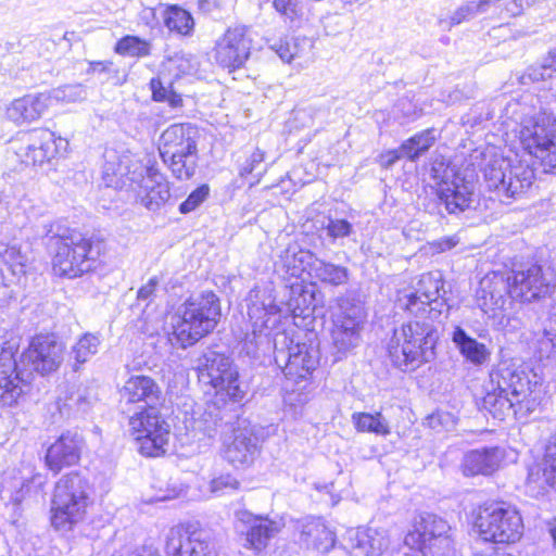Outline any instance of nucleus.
Listing matches in <instances>:
<instances>
[{
    "label": "nucleus",
    "mask_w": 556,
    "mask_h": 556,
    "mask_svg": "<svg viewBox=\"0 0 556 556\" xmlns=\"http://www.w3.org/2000/svg\"><path fill=\"white\" fill-rule=\"evenodd\" d=\"M41 226L42 230H37V235L47 237L48 244L55 249L52 258L55 275L76 278L94 267L104 248L101 240L62 228L49 218L43 219Z\"/></svg>",
    "instance_id": "1"
},
{
    "label": "nucleus",
    "mask_w": 556,
    "mask_h": 556,
    "mask_svg": "<svg viewBox=\"0 0 556 556\" xmlns=\"http://www.w3.org/2000/svg\"><path fill=\"white\" fill-rule=\"evenodd\" d=\"M439 340L437 326L430 320H409L395 329L388 343L391 362L402 371H414L435 357Z\"/></svg>",
    "instance_id": "2"
},
{
    "label": "nucleus",
    "mask_w": 556,
    "mask_h": 556,
    "mask_svg": "<svg viewBox=\"0 0 556 556\" xmlns=\"http://www.w3.org/2000/svg\"><path fill=\"white\" fill-rule=\"evenodd\" d=\"M531 382L525 370L501 365L490 374V383L483 397V407L497 419L516 415L531 394Z\"/></svg>",
    "instance_id": "3"
},
{
    "label": "nucleus",
    "mask_w": 556,
    "mask_h": 556,
    "mask_svg": "<svg viewBox=\"0 0 556 556\" xmlns=\"http://www.w3.org/2000/svg\"><path fill=\"white\" fill-rule=\"evenodd\" d=\"M220 318L219 299L212 291L191 295L182 305L181 316L168 340L187 349L212 332Z\"/></svg>",
    "instance_id": "4"
},
{
    "label": "nucleus",
    "mask_w": 556,
    "mask_h": 556,
    "mask_svg": "<svg viewBox=\"0 0 556 556\" xmlns=\"http://www.w3.org/2000/svg\"><path fill=\"white\" fill-rule=\"evenodd\" d=\"M91 488L88 479L78 472L63 476L54 486L51 501V525L67 532L83 521L90 503Z\"/></svg>",
    "instance_id": "5"
},
{
    "label": "nucleus",
    "mask_w": 556,
    "mask_h": 556,
    "mask_svg": "<svg viewBox=\"0 0 556 556\" xmlns=\"http://www.w3.org/2000/svg\"><path fill=\"white\" fill-rule=\"evenodd\" d=\"M473 528L483 542L514 544L522 538L525 526L515 506L506 502H491L479 507Z\"/></svg>",
    "instance_id": "6"
},
{
    "label": "nucleus",
    "mask_w": 556,
    "mask_h": 556,
    "mask_svg": "<svg viewBox=\"0 0 556 556\" xmlns=\"http://www.w3.org/2000/svg\"><path fill=\"white\" fill-rule=\"evenodd\" d=\"M451 527L441 517L421 515L404 538L405 556H443L452 547Z\"/></svg>",
    "instance_id": "7"
},
{
    "label": "nucleus",
    "mask_w": 556,
    "mask_h": 556,
    "mask_svg": "<svg viewBox=\"0 0 556 556\" xmlns=\"http://www.w3.org/2000/svg\"><path fill=\"white\" fill-rule=\"evenodd\" d=\"M507 286L509 296L521 303L551 298L556 289L552 273L536 263L516 265L507 275Z\"/></svg>",
    "instance_id": "8"
},
{
    "label": "nucleus",
    "mask_w": 556,
    "mask_h": 556,
    "mask_svg": "<svg viewBox=\"0 0 556 556\" xmlns=\"http://www.w3.org/2000/svg\"><path fill=\"white\" fill-rule=\"evenodd\" d=\"M483 175L488 188L506 199H517L534 180V172L528 165L497 156L485 164Z\"/></svg>",
    "instance_id": "9"
},
{
    "label": "nucleus",
    "mask_w": 556,
    "mask_h": 556,
    "mask_svg": "<svg viewBox=\"0 0 556 556\" xmlns=\"http://www.w3.org/2000/svg\"><path fill=\"white\" fill-rule=\"evenodd\" d=\"M129 429L142 455L157 457L165 453L169 439V425L160 415L156 406L143 408L131 416Z\"/></svg>",
    "instance_id": "10"
},
{
    "label": "nucleus",
    "mask_w": 556,
    "mask_h": 556,
    "mask_svg": "<svg viewBox=\"0 0 556 556\" xmlns=\"http://www.w3.org/2000/svg\"><path fill=\"white\" fill-rule=\"evenodd\" d=\"M275 364L291 380L306 379L317 367L318 351L306 343H294L286 333H277L274 339Z\"/></svg>",
    "instance_id": "11"
},
{
    "label": "nucleus",
    "mask_w": 556,
    "mask_h": 556,
    "mask_svg": "<svg viewBox=\"0 0 556 556\" xmlns=\"http://www.w3.org/2000/svg\"><path fill=\"white\" fill-rule=\"evenodd\" d=\"M199 379L211 384L217 392H225L233 402L245 394L239 381V372L229 357L215 351H206L198 359Z\"/></svg>",
    "instance_id": "12"
},
{
    "label": "nucleus",
    "mask_w": 556,
    "mask_h": 556,
    "mask_svg": "<svg viewBox=\"0 0 556 556\" xmlns=\"http://www.w3.org/2000/svg\"><path fill=\"white\" fill-rule=\"evenodd\" d=\"M543 123L527 121L520 130V141L529 154L540 159L551 169H556V136H551L545 126V121L551 124L556 122V99L554 105L543 112Z\"/></svg>",
    "instance_id": "13"
},
{
    "label": "nucleus",
    "mask_w": 556,
    "mask_h": 556,
    "mask_svg": "<svg viewBox=\"0 0 556 556\" xmlns=\"http://www.w3.org/2000/svg\"><path fill=\"white\" fill-rule=\"evenodd\" d=\"M18 147L13 146L15 154L26 165H42L56 157L62 151H65L68 142L55 137V134L49 129H34L25 134L20 140Z\"/></svg>",
    "instance_id": "14"
},
{
    "label": "nucleus",
    "mask_w": 556,
    "mask_h": 556,
    "mask_svg": "<svg viewBox=\"0 0 556 556\" xmlns=\"http://www.w3.org/2000/svg\"><path fill=\"white\" fill-rule=\"evenodd\" d=\"M16 348L7 342L0 352V402L12 406L28 388L30 372L21 368L15 358Z\"/></svg>",
    "instance_id": "15"
},
{
    "label": "nucleus",
    "mask_w": 556,
    "mask_h": 556,
    "mask_svg": "<svg viewBox=\"0 0 556 556\" xmlns=\"http://www.w3.org/2000/svg\"><path fill=\"white\" fill-rule=\"evenodd\" d=\"M64 358V346L53 334L35 336L27 350L22 354L21 362H27L40 375H49L61 366Z\"/></svg>",
    "instance_id": "16"
},
{
    "label": "nucleus",
    "mask_w": 556,
    "mask_h": 556,
    "mask_svg": "<svg viewBox=\"0 0 556 556\" xmlns=\"http://www.w3.org/2000/svg\"><path fill=\"white\" fill-rule=\"evenodd\" d=\"M251 41L245 26L228 28L216 41V62L230 71L241 67L250 56Z\"/></svg>",
    "instance_id": "17"
},
{
    "label": "nucleus",
    "mask_w": 556,
    "mask_h": 556,
    "mask_svg": "<svg viewBox=\"0 0 556 556\" xmlns=\"http://www.w3.org/2000/svg\"><path fill=\"white\" fill-rule=\"evenodd\" d=\"M261 440L253 427H239L223 443V458L235 468L250 467L260 454Z\"/></svg>",
    "instance_id": "18"
},
{
    "label": "nucleus",
    "mask_w": 556,
    "mask_h": 556,
    "mask_svg": "<svg viewBox=\"0 0 556 556\" xmlns=\"http://www.w3.org/2000/svg\"><path fill=\"white\" fill-rule=\"evenodd\" d=\"M167 556H216L215 545L202 533L189 534L182 528H172L166 536Z\"/></svg>",
    "instance_id": "19"
},
{
    "label": "nucleus",
    "mask_w": 556,
    "mask_h": 556,
    "mask_svg": "<svg viewBox=\"0 0 556 556\" xmlns=\"http://www.w3.org/2000/svg\"><path fill=\"white\" fill-rule=\"evenodd\" d=\"M199 130L190 123L173 124L160 136V156H174L177 153L198 151Z\"/></svg>",
    "instance_id": "20"
},
{
    "label": "nucleus",
    "mask_w": 556,
    "mask_h": 556,
    "mask_svg": "<svg viewBox=\"0 0 556 556\" xmlns=\"http://www.w3.org/2000/svg\"><path fill=\"white\" fill-rule=\"evenodd\" d=\"M83 438L77 432L63 433L47 451L46 464L54 473L70 467L80 458Z\"/></svg>",
    "instance_id": "21"
},
{
    "label": "nucleus",
    "mask_w": 556,
    "mask_h": 556,
    "mask_svg": "<svg viewBox=\"0 0 556 556\" xmlns=\"http://www.w3.org/2000/svg\"><path fill=\"white\" fill-rule=\"evenodd\" d=\"M138 199L151 212L160 211L170 199L169 182L156 167H147V177L143 178Z\"/></svg>",
    "instance_id": "22"
},
{
    "label": "nucleus",
    "mask_w": 556,
    "mask_h": 556,
    "mask_svg": "<svg viewBox=\"0 0 556 556\" xmlns=\"http://www.w3.org/2000/svg\"><path fill=\"white\" fill-rule=\"evenodd\" d=\"M49 105L50 96L47 92L26 94L11 102L7 116L16 125L29 124L38 121Z\"/></svg>",
    "instance_id": "23"
},
{
    "label": "nucleus",
    "mask_w": 556,
    "mask_h": 556,
    "mask_svg": "<svg viewBox=\"0 0 556 556\" xmlns=\"http://www.w3.org/2000/svg\"><path fill=\"white\" fill-rule=\"evenodd\" d=\"M162 391L159 384L148 376H132L121 390V402L142 403L143 408L156 406Z\"/></svg>",
    "instance_id": "24"
},
{
    "label": "nucleus",
    "mask_w": 556,
    "mask_h": 556,
    "mask_svg": "<svg viewBox=\"0 0 556 556\" xmlns=\"http://www.w3.org/2000/svg\"><path fill=\"white\" fill-rule=\"evenodd\" d=\"M247 519H241L245 525L244 546L256 553L262 552L268 542L280 531V523L262 516H252L247 513L242 514Z\"/></svg>",
    "instance_id": "25"
},
{
    "label": "nucleus",
    "mask_w": 556,
    "mask_h": 556,
    "mask_svg": "<svg viewBox=\"0 0 556 556\" xmlns=\"http://www.w3.org/2000/svg\"><path fill=\"white\" fill-rule=\"evenodd\" d=\"M503 459L500 447H483L467 452L462 460V472L466 477L490 476L496 471Z\"/></svg>",
    "instance_id": "26"
},
{
    "label": "nucleus",
    "mask_w": 556,
    "mask_h": 556,
    "mask_svg": "<svg viewBox=\"0 0 556 556\" xmlns=\"http://www.w3.org/2000/svg\"><path fill=\"white\" fill-rule=\"evenodd\" d=\"M475 185L470 181L455 180L453 187L440 192L439 199L448 214L458 215L472 208L477 201Z\"/></svg>",
    "instance_id": "27"
},
{
    "label": "nucleus",
    "mask_w": 556,
    "mask_h": 556,
    "mask_svg": "<svg viewBox=\"0 0 556 556\" xmlns=\"http://www.w3.org/2000/svg\"><path fill=\"white\" fill-rule=\"evenodd\" d=\"M528 482L540 489L547 485L556 491V433L547 440L542 462L529 467Z\"/></svg>",
    "instance_id": "28"
},
{
    "label": "nucleus",
    "mask_w": 556,
    "mask_h": 556,
    "mask_svg": "<svg viewBox=\"0 0 556 556\" xmlns=\"http://www.w3.org/2000/svg\"><path fill=\"white\" fill-rule=\"evenodd\" d=\"M365 320L366 313L361 302L350 296H341L338 300L337 311L332 315V326L361 334Z\"/></svg>",
    "instance_id": "29"
},
{
    "label": "nucleus",
    "mask_w": 556,
    "mask_h": 556,
    "mask_svg": "<svg viewBox=\"0 0 556 556\" xmlns=\"http://www.w3.org/2000/svg\"><path fill=\"white\" fill-rule=\"evenodd\" d=\"M444 288L443 275L440 271H429L422 274L417 282V287L414 290L425 299L430 300L434 303L432 309H429V318L437 319L442 314L443 308L446 306V302L441 294Z\"/></svg>",
    "instance_id": "30"
},
{
    "label": "nucleus",
    "mask_w": 556,
    "mask_h": 556,
    "mask_svg": "<svg viewBox=\"0 0 556 556\" xmlns=\"http://www.w3.org/2000/svg\"><path fill=\"white\" fill-rule=\"evenodd\" d=\"M451 338L459 354L470 364L481 366L489 362L491 351L483 342L470 337L460 326L454 327Z\"/></svg>",
    "instance_id": "31"
},
{
    "label": "nucleus",
    "mask_w": 556,
    "mask_h": 556,
    "mask_svg": "<svg viewBox=\"0 0 556 556\" xmlns=\"http://www.w3.org/2000/svg\"><path fill=\"white\" fill-rule=\"evenodd\" d=\"M301 540L307 547L325 553L334 546L336 535L320 519H312L303 526Z\"/></svg>",
    "instance_id": "32"
},
{
    "label": "nucleus",
    "mask_w": 556,
    "mask_h": 556,
    "mask_svg": "<svg viewBox=\"0 0 556 556\" xmlns=\"http://www.w3.org/2000/svg\"><path fill=\"white\" fill-rule=\"evenodd\" d=\"M504 291L508 293L507 278H495L493 281L483 279L478 293L481 309L488 313L504 308L507 301Z\"/></svg>",
    "instance_id": "33"
},
{
    "label": "nucleus",
    "mask_w": 556,
    "mask_h": 556,
    "mask_svg": "<svg viewBox=\"0 0 556 556\" xmlns=\"http://www.w3.org/2000/svg\"><path fill=\"white\" fill-rule=\"evenodd\" d=\"M316 258L311 251L289 245L280 256V264L286 274L291 277H300L306 270L313 271V263Z\"/></svg>",
    "instance_id": "34"
},
{
    "label": "nucleus",
    "mask_w": 556,
    "mask_h": 556,
    "mask_svg": "<svg viewBox=\"0 0 556 556\" xmlns=\"http://www.w3.org/2000/svg\"><path fill=\"white\" fill-rule=\"evenodd\" d=\"M351 540L353 548L364 556H380L389 546V540L374 529H357Z\"/></svg>",
    "instance_id": "35"
},
{
    "label": "nucleus",
    "mask_w": 556,
    "mask_h": 556,
    "mask_svg": "<svg viewBox=\"0 0 556 556\" xmlns=\"http://www.w3.org/2000/svg\"><path fill=\"white\" fill-rule=\"evenodd\" d=\"M309 276L318 279L323 283L339 287L348 283L350 270L344 266L316 258L313 263V271H309Z\"/></svg>",
    "instance_id": "36"
},
{
    "label": "nucleus",
    "mask_w": 556,
    "mask_h": 556,
    "mask_svg": "<svg viewBox=\"0 0 556 556\" xmlns=\"http://www.w3.org/2000/svg\"><path fill=\"white\" fill-rule=\"evenodd\" d=\"M0 257L7 263L14 275L25 274L30 261L27 243L11 242L0 244Z\"/></svg>",
    "instance_id": "37"
},
{
    "label": "nucleus",
    "mask_w": 556,
    "mask_h": 556,
    "mask_svg": "<svg viewBox=\"0 0 556 556\" xmlns=\"http://www.w3.org/2000/svg\"><path fill=\"white\" fill-rule=\"evenodd\" d=\"M172 175L178 180L191 179L198 167V151L190 153H177L174 156H161Z\"/></svg>",
    "instance_id": "38"
},
{
    "label": "nucleus",
    "mask_w": 556,
    "mask_h": 556,
    "mask_svg": "<svg viewBox=\"0 0 556 556\" xmlns=\"http://www.w3.org/2000/svg\"><path fill=\"white\" fill-rule=\"evenodd\" d=\"M164 25L169 31L181 36H191L194 28L192 15L178 5H168L163 12Z\"/></svg>",
    "instance_id": "39"
},
{
    "label": "nucleus",
    "mask_w": 556,
    "mask_h": 556,
    "mask_svg": "<svg viewBox=\"0 0 556 556\" xmlns=\"http://www.w3.org/2000/svg\"><path fill=\"white\" fill-rule=\"evenodd\" d=\"M260 289H253L250 292V304L248 306V315L251 320H254V325L261 326L267 323L266 317L268 315H275L278 312V307L274 303V299L270 295L264 298L265 292L261 294Z\"/></svg>",
    "instance_id": "40"
},
{
    "label": "nucleus",
    "mask_w": 556,
    "mask_h": 556,
    "mask_svg": "<svg viewBox=\"0 0 556 556\" xmlns=\"http://www.w3.org/2000/svg\"><path fill=\"white\" fill-rule=\"evenodd\" d=\"M494 0L468 1L453 12L448 20L441 18L439 25L442 28L451 29L455 25L469 21L479 14L485 13L491 9Z\"/></svg>",
    "instance_id": "41"
},
{
    "label": "nucleus",
    "mask_w": 556,
    "mask_h": 556,
    "mask_svg": "<svg viewBox=\"0 0 556 556\" xmlns=\"http://www.w3.org/2000/svg\"><path fill=\"white\" fill-rule=\"evenodd\" d=\"M397 304L400 308L414 316V320H430L434 324L435 319L429 318V309H432L434 303L430 302L428 299H425L419 293H416L415 291L405 293L399 298Z\"/></svg>",
    "instance_id": "42"
},
{
    "label": "nucleus",
    "mask_w": 556,
    "mask_h": 556,
    "mask_svg": "<svg viewBox=\"0 0 556 556\" xmlns=\"http://www.w3.org/2000/svg\"><path fill=\"white\" fill-rule=\"evenodd\" d=\"M435 142L433 129L422 130L401 144V152L409 161H416L425 154Z\"/></svg>",
    "instance_id": "43"
},
{
    "label": "nucleus",
    "mask_w": 556,
    "mask_h": 556,
    "mask_svg": "<svg viewBox=\"0 0 556 556\" xmlns=\"http://www.w3.org/2000/svg\"><path fill=\"white\" fill-rule=\"evenodd\" d=\"M100 338L93 333H85L73 345L71 351V358L74 359L73 369L77 371L80 365L88 362L93 355L98 353L100 345Z\"/></svg>",
    "instance_id": "44"
},
{
    "label": "nucleus",
    "mask_w": 556,
    "mask_h": 556,
    "mask_svg": "<svg viewBox=\"0 0 556 556\" xmlns=\"http://www.w3.org/2000/svg\"><path fill=\"white\" fill-rule=\"evenodd\" d=\"M352 419L358 431L372 432L384 437L391 432L389 422L381 413H354Z\"/></svg>",
    "instance_id": "45"
},
{
    "label": "nucleus",
    "mask_w": 556,
    "mask_h": 556,
    "mask_svg": "<svg viewBox=\"0 0 556 556\" xmlns=\"http://www.w3.org/2000/svg\"><path fill=\"white\" fill-rule=\"evenodd\" d=\"M362 341V334L357 331H348L339 327L332 326L331 329V343L332 349L338 354V358L346 356L355 348L359 345Z\"/></svg>",
    "instance_id": "46"
},
{
    "label": "nucleus",
    "mask_w": 556,
    "mask_h": 556,
    "mask_svg": "<svg viewBox=\"0 0 556 556\" xmlns=\"http://www.w3.org/2000/svg\"><path fill=\"white\" fill-rule=\"evenodd\" d=\"M151 42L138 36L127 35L121 38L114 48L119 55L131 58H147L151 54Z\"/></svg>",
    "instance_id": "47"
},
{
    "label": "nucleus",
    "mask_w": 556,
    "mask_h": 556,
    "mask_svg": "<svg viewBox=\"0 0 556 556\" xmlns=\"http://www.w3.org/2000/svg\"><path fill=\"white\" fill-rule=\"evenodd\" d=\"M90 407V399L86 388L77 387L68 390L60 409L65 414H85Z\"/></svg>",
    "instance_id": "48"
},
{
    "label": "nucleus",
    "mask_w": 556,
    "mask_h": 556,
    "mask_svg": "<svg viewBox=\"0 0 556 556\" xmlns=\"http://www.w3.org/2000/svg\"><path fill=\"white\" fill-rule=\"evenodd\" d=\"M47 94L50 96V101L55 100L71 103L85 100L87 98V89L81 84H71L54 88L47 92Z\"/></svg>",
    "instance_id": "49"
},
{
    "label": "nucleus",
    "mask_w": 556,
    "mask_h": 556,
    "mask_svg": "<svg viewBox=\"0 0 556 556\" xmlns=\"http://www.w3.org/2000/svg\"><path fill=\"white\" fill-rule=\"evenodd\" d=\"M556 74V50L549 51L539 67L529 68L523 78L528 77L531 81L545 80Z\"/></svg>",
    "instance_id": "50"
},
{
    "label": "nucleus",
    "mask_w": 556,
    "mask_h": 556,
    "mask_svg": "<svg viewBox=\"0 0 556 556\" xmlns=\"http://www.w3.org/2000/svg\"><path fill=\"white\" fill-rule=\"evenodd\" d=\"M240 482L230 473L220 475L210 482L211 493L220 496L239 489Z\"/></svg>",
    "instance_id": "51"
},
{
    "label": "nucleus",
    "mask_w": 556,
    "mask_h": 556,
    "mask_svg": "<svg viewBox=\"0 0 556 556\" xmlns=\"http://www.w3.org/2000/svg\"><path fill=\"white\" fill-rule=\"evenodd\" d=\"M210 188L207 185H201L193 190L188 198L179 205L181 214H188L197 210L208 197Z\"/></svg>",
    "instance_id": "52"
},
{
    "label": "nucleus",
    "mask_w": 556,
    "mask_h": 556,
    "mask_svg": "<svg viewBox=\"0 0 556 556\" xmlns=\"http://www.w3.org/2000/svg\"><path fill=\"white\" fill-rule=\"evenodd\" d=\"M265 161V152L261 149L256 148L251 155L247 159V161L241 165L239 174L240 176L251 175L256 173L257 177L262 176L265 173V168H260L261 164Z\"/></svg>",
    "instance_id": "53"
},
{
    "label": "nucleus",
    "mask_w": 556,
    "mask_h": 556,
    "mask_svg": "<svg viewBox=\"0 0 556 556\" xmlns=\"http://www.w3.org/2000/svg\"><path fill=\"white\" fill-rule=\"evenodd\" d=\"M325 229L328 237L332 240H337L349 237L353 231V226L346 219L329 217Z\"/></svg>",
    "instance_id": "54"
},
{
    "label": "nucleus",
    "mask_w": 556,
    "mask_h": 556,
    "mask_svg": "<svg viewBox=\"0 0 556 556\" xmlns=\"http://www.w3.org/2000/svg\"><path fill=\"white\" fill-rule=\"evenodd\" d=\"M269 48L275 51L278 56L287 63H290L296 55L298 47L295 43H291L287 39H279L271 45Z\"/></svg>",
    "instance_id": "55"
},
{
    "label": "nucleus",
    "mask_w": 556,
    "mask_h": 556,
    "mask_svg": "<svg viewBox=\"0 0 556 556\" xmlns=\"http://www.w3.org/2000/svg\"><path fill=\"white\" fill-rule=\"evenodd\" d=\"M491 8L500 10L505 17L517 16L523 10L521 0H494Z\"/></svg>",
    "instance_id": "56"
},
{
    "label": "nucleus",
    "mask_w": 556,
    "mask_h": 556,
    "mask_svg": "<svg viewBox=\"0 0 556 556\" xmlns=\"http://www.w3.org/2000/svg\"><path fill=\"white\" fill-rule=\"evenodd\" d=\"M427 424L434 430L440 428L447 430L454 426L455 421L450 413L439 410L428 416Z\"/></svg>",
    "instance_id": "57"
},
{
    "label": "nucleus",
    "mask_w": 556,
    "mask_h": 556,
    "mask_svg": "<svg viewBox=\"0 0 556 556\" xmlns=\"http://www.w3.org/2000/svg\"><path fill=\"white\" fill-rule=\"evenodd\" d=\"M275 9L289 20H293L300 12V0H274Z\"/></svg>",
    "instance_id": "58"
},
{
    "label": "nucleus",
    "mask_w": 556,
    "mask_h": 556,
    "mask_svg": "<svg viewBox=\"0 0 556 556\" xmlns=\"http://www.w3.org/2000/svg\"><path fill=\"white\" fill-rule=\"evenodd\" d=\"M459 243L457 236L444 237L431 243V249L437 253H442L455 248Z\"/></svg>",
    "instance_id": "59"
},
{
    "label": "nucleus",
    "mask_w": 556,
    "mask_h": 556,
    "mask_svg": "<svg viewBox=\"0 0 556 556\" xmlns=\"http://www.w3.org/2000/svg\"><path fill=\"white\" fill-rule=\"evenodd\" d=\"M150 87L152 90L153 100L155 101H165L167 96L172 93V90L167 89L159 78H152L150 81Z\"/></svg>",
    "instance_id": "60"
},
{
    "label": "nucleus",
    "mask_w": 556,
    "mask_h": 556,
    "mask_svg": "<svg viewBox=\"0 0 556 556\" xmlns=\"http://www.w3.org/2000/svg\"><path fill=\"white\" fill-rule=\"evenodd\" d=\"M401 157H405V155L401 152V147L396 150H391L386 152L380 156L381 165L386 168H389L394 165L396 161Z\"/></svg>",
    "instance_id": "61"
},
{
    "label": "nucleus",
    "mask_w": 556,
    "mask_h": 556,
    "mask_svg": "<svg viewBox=\"0 0 556 556\" xmlns=\"http://www.w3.org/2000/svg\"><path fill=\"white\" fill-rule=\"evenodd\" d=\"M206 415H208L211 418H213L214 428H224L227 427L230 424V420H224V413L219 410L218 408H213V410L206 412Z\"/></svg>",
    "instance_id": "62"
},
{
    "label": "nucleus",
    "mask_w": 556,
    "mask_h": 556,
    "mask_svg": "<svg viewBox=\"0 0 556 556\" xmlns=\"http://www.w3.org/2000/svg\"><path fill=\"white\" fill-rule=\"evenodd\" d=\"M156 286H157V279L155 277L151 278L147 285L142 286L139 289L138 299L139 300L149 299L155 291Z\"/></svg>",
    "instance_id": "63"
},
{
    "label": "nucleus",
    "mask_w": 556,
    "mask_h": 556,
    "mask_svg": "<svg viewBox=\"0 0 556 556\" xmlns=\"http://www.w3.org/2000/svg\"><path fill=\"white\" fill-rule=\"evenodd\" d=\"M128 556H161L157 548L152 545H142L131 551Z\"/></svg>",
    "instance_id": "64"
}]
</instances>
